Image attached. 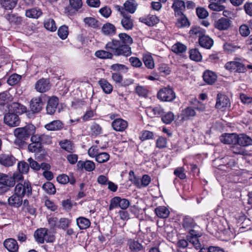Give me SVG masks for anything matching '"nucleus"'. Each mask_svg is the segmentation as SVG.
Here are the masks:
<instances>
[{"label": "nucleus", "mask_w": 252, "mask_h": 252, "mask_svg": "<svg viewBox=\"0 0 252 252\" xmlns=\"http://www.w3.org/2000/svg\"><path fill=\"white\" fill-rule=\"evenodd\" d=\"M208 7L213 11H220L224 9L225 7L223 5L219 4L216 1L212 2L208 6Z\"/></svg>", "instance_id": "58"}, {"label": "nucleus", "mask_w": 252, "mask_h": 252, "mask_svg": "<svg viewBox=\"0 0 252 252\" xmlns=\"http://www.w3.org/2000/svg\"><path fill=\"white\" fill-rule=\"evenodd\" d=\"M43 105L42 98L40 97L33 98L31 100L30 108L33 113L40 112L43 107Z\"/></svg>", "instance_id": "12"}, {"label": "nucleus", "mask_w": 252, "mask_h": 252, "mask_svg": "<svg viewBox=\"0 0 252 252\" xmlns=\"http://www.w3.org/2000/svg\"><path fill=\"white\" fill-rule=\"evenodd\" d=\"M99 84L105 93L110 94L112 91V86L105 79H101L99 81Z\"/></svg>", "instance_id": "38"}, {"label": "nucleus", "mask_w": 252, "mask_h": 252, "mask_svg": "<svg viewBox=\"0 0 252 252\" xmlns=\"http://www.w3.org/2000/svg\"><path fill=\"white\" fill-rule=\"evenodd\" d=\"M174 119V116L173 113L168 112L162 117V122L166 124H170Z\"/></svg>", "instance_id": "54"}, {"label": "nucleus", "mask_w": 252, "mask_h": 252, "mask_svg": "<svg viewBox=\"0 0 252 252\" xmlns=\"http://www.w3.org/2000/svg\"><path fill=\"white\" fill-rule=\"evenodd\" d=\"M172 7L173 8L175 15H180L182 14V11L185 9V2L182 0H176Z\"/></svg>", "instance_id": "28"}, {"label": "nucleus", "mask_w": 252, "mask_h": 252, "mask_svg": "<svg viewBox=\"0 0 252 252\" xmlns=\"http://www.w3.org/2000/svg\"><path fill=\"white\" fill-rule=\"evenodd\" d=\"M213 39L209 36L205 35L204 34L199 38L200 45L206 49H210L213 46Z\"/></svg>", "instance_id": "25"}, {"label": "nucleus", "mask_w": 252, "mask_h": 252, "mask_svg": "<svg viewBox=\"0 0 252 252\" xmlns=\"http://www.w3.org/2000/svg\"><path fill=\"white\" fill-rule=\"evenodd\" d=\"M58 34L62 39L63 40L66 39L68 35V27L65 25L60 27L58 29Z\"/></svg>", "instance_id": "46"}, {"label": "nucleus", "mask_w": 252, "mask_h": 252, "mask_svg": "<svg viewBox=\"0 0 252 252\" xmlns=\"http://www.w3.org/2000/svg\"><path fill=\"white\" fill-rule=\"evenodd\" d=\"M84 22L86 25L93 28H96L99 26V22L93 17H86L84 19Z\"/></svg>", "instance_id": "39"}, {"label": "nucleus", "mask_w": 252, "mask_h": 252, "mask_svg": "<svg viewBox=\"0 0 252 252\" xmlns=\"http://www.w3.org/2000/svg\"><path fill=\"white\" fill-rule=\"evenodd\" d=\"M36 90L40 93H44L50 89L49 81L45 79H40L37 81L35 85Z\"/></svg>", "instance_id": "13"}, {"label": "nucleus", "mask_w": 252, "mask_h": 252, "mask_svg": "<svg viewBox=\"0 0 252 252\" xmlns=\"http://www.w3.org/2000/svg\"><path fill=\"white\" fill-rule=\"evenodd\" d=\"M203 78L204 81L208 84L212 85L217 80V76L214 72L206 70L204 72Z\"/></svg>", "instance_id": "24"}, {"label": "nucleus", "mask_w": 252, "mask_h": 252, "mask_svg": "<svg viewBox=\"0 0 252 252\" xmlns=\"http://www.w3.org/2000/svg\"><path fill=\"white\" fill-rule=\"evenodd\" d=\"M35 131V127L32 125H29L24 127H18L15 129L14 134L16 137L14 144L19 147L23 146L29 137Z\"/></svg>", "instance_id": "2"}, {"label": "nucleus", "mask_w": 252, "mask_h": 252, "mask_svg": "<svg viewBox=\"0 0 252 252\" xmlns=\"http://www.w3.org/2000/svg\"><path fill=\"white\" fill-rule=\"evenodd\" d=\"M14 191L19 195L30 196L32 194V187L29 181H24L23 183H19L15 186Z\"/></svg>", "instance_id": "4"}, {"label": "nucleus", "mask_w": 252, "mask_h": 252, "mask_svg": "<svg viewBox=\"0 0 252 252\" xmlns=\"http://www.w3.org/2000/svg\"><path fill=\"white\" fill-rule=\"evenodd\" d=\"M127 245L129 249L132 252H138L143 249V247L138 240L129 239L127 241Z\"/></svg>", "instance_id": "26"}, {"label": "nucleus", "mask_w": 252, "mask_h": 252, "mask_svg": "<svg viewBox=\"0 0 252 252\" xmlns=\"http://www.w3.org/2000/svg\"><path fill=\"white\" fill-rule=\"evenodd\" d=\"M237 144L246 147L252 144V139L245 134H237Z\"/></svg>", "instance_id": "17"}, {"label": "nucleus", "mask_w": 252, "mask_h": 252, "mask_svg": "<svg viewBox=\"0 0 252 252\" xmlns=\"http://www.w3.org/2000/svg\"><path fill=\"white\" fill-rule=\"evenodd\" d=\"M182 224L183 228L187 231L191 228H194L196 226L193 219L188 216L183 218Z\"/></svg>", "instance_id": "23"}, {"label": "nucleus", "mask_w": 252, "mask_h": 252, "mask_svg": "<svg viewBox=\"0 0 252 252\" xmlns=\"http://www.w3.org/2000/svg\"><path fill=\"white\" fill-rule=\"evenodd\" d=\"M118 39L113 38L105 45V50L95 52V56L101 59H112L114 56L128 57L132 54L130 45L133 43L132 37L126 33H120Z\"/></svg>", "instance_id": "1"}, {"label": "nucleus", "mask_w": 252, "mask_h": 252, "mask_svg": "<svg viewBox=\"0 0 252 252\" xmlns=\"http://www.w3.org/2000/svg\"><path fill=\"white\" fill-rule=\"evenodd\" d=\"M1 6L6 10H11L15 7L18 0H0Z\"/></svg>", "instance_id": "37"}, {"label": "nucleus", "mask_w": 252, "mask_h": 252, "mask_svg": "<svg viewBox=\"0 0 252 252\" xmlns=\"http://www.w3.org/2000/svg\"><path fill=\"white\" fill-rule=\"evenodd\" d=\"M59 104V99L56 96L50 97L47 101L46 109L47 113L49 115H53L56 111Z\"/></svg>", "instance_id": "8"}, {"label": "nucleus", "mask_w": 252, "mask_h": 252, "mask_svg": "<svg viewBox=\"0 0 252 252\" xmlns=\"http://www.w3.org/2000/svg\"><path fill=\"white\" fill-rule=\"evenodd\" d=\"M121 24L125 30H131L133 27V21L131 19V15L128 14L124 15L121 20Z\"/></svg>", "instance_id": "21"}, {"label": "nucleus", "mask_w": 252, "mask_h": 252, "mask_svg": "<svg viewBox=\"0 0 252 252\" xmlns=\"http://www.w3.org/2000/svg\"><path fill=\"white\" fill-rule=\"evenodd\" d=\"M27 108L18 102H13L8 106V112L15 113L16 115L22 114L26 112Z\"/></svg>", "instance_id": "15"}, {"label": "nucleus", "mask_w": 252, "mask_h": 252, "mask_svg": "<svg viewBox=\"0 0 252 252\" xmlns=\"http://www.w3.org/2000/svg\"><path fill=\"white\" fill-rule=\"evenodd\" d=\"M196 12L197 16L200 19H204L209 15L208 11L203 7H198L196 9Z\"/></svg>", "instance_id": "56"}, {"label": "nucleus", "mask_w": 252, "mask_h": 252, "mask_svg": "<svg viewBox=\"0 0 252 252\" xmlns=\"http://www.w3.org/2000/svg\"><path fill=\"white\" fill-rule=\"evenodd\" d=\"M3 245L5 248L10 252L18 251L19 246L17 241L12 238H9L4 241Z\"/></svg>", "instance_id": "18"}, {"label": "nucleus", "mask_w": 252, "mask_h": 252, "mask_svg": "<svg viewBox=\"0 0 252 252\" xmlns=\"http://www.w3.org/2000/svg\"><path fill=\"white\" fill-rule=\"evenodd\" d=\"M16 159L11 154H1L0 155V163L5 166H12L16 162Z\"/></svg>", "instance_id": "10"}, {"label": "nucleus", "mask_w": 252, "mask_h": 252, "mask_svg": "<svg viewBox=\"0 0 252 252\" xmlns=\"http://www.w3.org/2000/svg\"><path fill=\"white\" fill-rule=\"evenodd\" d=\"M47 229L42 228L38 229L34 233V236L36 241L40 244L44 243V237L46 234Z\"/></svg>", "instance_id": "34"}, {"label": "nucleus", "mask_w": 252, "mask_h": 252, "mask_svg": "<svg viewBox=\"0 0 252 252\" xmlns=\"http://www.w3.org/2000/svg\"><path fill=\"white\" fill-rule=\"evenodd\" d=\"M19 171L22 173H27L29 170V164L24 161H20L18 164Z\"/></svg>", "instance_id": "52"}, {"label": "nucleus", "mask_w": 252, "mask_h": 252, "mask_svg": "<svg viewBox=\"0 0 252 252\" xmlns=\"http://www.w3.org/2000/svg\"><path fill=\"white\" fill-rule=\"evenodd\" d=\"M199 237H187V239L196 249H199L201 247V243L198 239Z\"/></svg>", "instance_id": "50"}, {"label": "nucleus", "mask_w": 252, "mask_h": 252, "mask_svg": "<svg viewBox=\"0 0 252 252\" xmlns=\"http://www.w3.org/2000/svg\"><path fill=\"white\" fill-rule=\"evenodd\" d=\"M187 47L186 46L181 43H177L173 46L172 51L177 54L183 53L186 51Z\"/></svg>", "instance_id": "45"}, {"label": "nucleus", "mask_w": 252, "mask_h": 252, "mask_svg": "<svg viewBox=\"0 0 252 252\" xmlns=\"http://www.w3.org/2000/svg\"><path fill=\"white\" fill-rule=\"evenodd\" d=\"M8 202L10 206L15 208H19L22 205L23 197L17 194V193L15 192L14 194L8 198Z\"/></svg>", "instance_id": "16"}, {"label": "nucleus", "mask_w": 252, "mask_h": 252, "mask_svg": "<svg viewBox=\"0 0 252 252\" xmlns=\"http://www.w3.org/2000/svg\"><path fill=\"white\" fill-rule=\"evenodd\" d=\"M101 32L104 35L113 36L116 33V28L114 25L107 23L102 26Z\"/></svg>", "instance_id": "22"}, {"label": "nucleus", "mask_w": 252, "mask_h": 252, "mask_svg": "<svg viewBox=\"0 0 252 252\" xmlns=\"http://www.w3.org/2000/svg\"><path fill=\"white\" fill-rule=\"evenodd\" d=\"M25 14L27 17L37 19L42 14V12L40 8L35 7L27 10Z\"/></svg>", "instance_id": "29"}, {"label": "nucleus", "mask_w": 252, "mask_h": 252, "mask_svg": "<svg viewBox=\"0 0 252 252\" xmlns=\"http://www.w3.org/2000/svg\"><path fill=\"white\" fill-rule=\"evenodd\" d=\"M45 28L51 32H54L57 29L55 21L52 19H49L44 23Z\"/></svg>", "instance_id": "49"}, {"label": "nucleus", "mask_w": 252, "mask_h": 252, "mask_svg": "<svg viewBox=\"0 0 252 252\" xmlns=\"http://www.w3.org/2000/svg\"><path fill=\"white\" fill-rule=\"evenodd\" d=\"M166 139L163 137H159L157 140L156 146L159 149H163L166 147Z\"/></svg>", "instance_id": "62"}, {"label": "nucleus", "mask_w": 252, "mask_h": 252, "mask_svg": "<svg viewBox=\"0 0 252 252\" xmlns=\"http://www.w3.org/2000/svg\"><path fill=\"white\" fill-rule=\"evenodd\" d=\"M132 66L135 67H140L142 66V63L140 60L137 57H131L129 59Z\"/></svg>", "instance_id": "63"}, {"label": "nucleus", "mask_w": 252, "mask_h": 252, "mask_svg": "<svg viewBox=\"0 0 252 252\" xmlns=\"http://www.w3.org/2000/svg\"><path fill=\"white\" fill-rule=\"evenodd\" d=\"M0 184L7 186L8 189L10 187H12L14 186V181L11 179V177H10L3 174H1L0 176Z\"/></svg>", "instance_id": "35"}, {"label": "nucleus", "mask_w": 252, "mask_h": 252, "mask_svg": "<svg viewBox=\"0 0 252 252\" xmlns=\"http://www.w3.org/2000/svg\"><path fill=\"white\" fill-rule=\"evenodd\" d=\"M127 121L118 118L114 120L111 126L114 130L117 131H123L127 127Z\"/></svg>", "instance_id": "11"}, {"label": "nucleus", "mask_w": 252, "mask_h": 252, "mask_svg": "<svg viewBox=\"0 0 252 252\" xmlns=\"http://www.w3.org/2000/svg\"><path fill=\"white\" fill-rule=\"evenodd\" d=\"M120 197L115 196L112 198L110 200L109 210H112L114 208L120 207Z\"/></svg>", "instance_id": "53"}, {"label": "nucleus", "mask_w": 252, "mask_h": 252, "mask_svg": "<svg viewBox=\"0 0 252 252\" xmlns=\"http://www.w3.org/2000/svg\"><path fill=\"white\" fill-rule=\"evenodd\" d=\"M233 145L230 149L233 153L241 155H245L247 154V151L240 145H238V144Z\"/></svg>", "instance_id": "44"}, {"label": "nucleus", "mask_w": 252, "mask_h": 252, "mask_svg": "<svg viewBox=\"0 0 252 252\" xmlns=\"http://www.w3.org/2000/svg\"><path fill=\"white\" fill-rule=\"evenodd\" d=\"M189 58L191 60L199 62L202 59V56L200 53L197 49H192L190 50L189 52Z\"/></svg>", "instance_id": "40"}, {"label": "nucleus", "mask_w": 252, "mask_h": 252, "mask_svg": "<svg viewBox=\"0 0 252 252\" xmlns=\"http://www.w3.org/2000/svg\"><path fill=\"white\" fill-rule=\"evenodd\" d=\"M59 145L62 149L67 152L73 153L75 152L74 144L70 140H63L59 142Z\"/></svg>", "instance_id": "19"}, {"label": "nucleus", "mask_w": 252, "mask_h": 252, "mask_svg": "<svg viewBox=\"0 0 252 252\" xmlns=\"http://www.w3.org/2000/svg\"><path fill=\"white\" fill-rule=\"evenodd\" d=\"M230 100L228 97L221 94H218L217 95L216 107L218 109H222L229 106Z\"/></svg>", "instance_id": "9"}, {"label": "nucleus", "mask_w": 252, "mask_h": 252, "mask_svg": "<svg viewBox=\"0 0 252 252\" xmlns=\"http://www.w3.org/2000/svg\"><path fill=\"white\" fill-rule=\"evenodd\" d=\"M42 148L41 143H33L30 144L28 146V149L32 152H38L41 151Z\"/></svg>", "instance_id": "59"}, {"label": "nucleus", "mask_w": 252, "mask_h": 252, "mask_svg": "<svg viewBox=\"0 0 252 252\" xmlns=\"http://www.w3.org/2000/svg\"><path fill=\"white\" fill-rule=\"evenodd\" d=\"M146 112L150 117H153L155 116H161L164 112L163 109L160 106H157L148 108Z\"/></svg>", "instance_id": "30"}, {"label": "nucleus", "mask_w": 252, "mask_h": 252, "mask_svg": "<svg viewBox=\"0 0 252 252\" xmlns=\"http://www.w3.org/2000/svg\"><path fill=\"white\" fill-rule=\"evenodd\" d=\"M110 158V155L106 152H100L96 157L95 160L98 163H102L107 162Z\"/></svg>", "instance_id": "41"}, {"label": "nucleus", "mask_w": 252, "mask_h": 252, "mask_svg": "<svg viewBox=\"0 0 252 252\" xmlns=\"http://www.w3.org/2000/svg\"><path fill=\"white\" fill-rule=\"evenodd\" d=\"M196 115L194 109L190 107H188L182 110L181 113L182 120L184 121L188 120Z\"/></svg>", "instance_id": "27"}, {"label": "nucleus", "mask_w": 252, "mask_h": 252, "mask_svg": "<svg viewBox=\"0 0 252 252\" xmlns=\"http://www.w3.org/2000/svg\"><path fill=\"white\" fill-rule=\"evenodd\" d=\"M185 169L183 167H178L176 168L174 172V174L181 179H184L186 178V175L184 173Z\"/></svg>", "instance_id": "64"}, {"label": "nucleus", "mask_w": 252, "mask_h": 252, "mask_svg": "<svg viewBox=\"0 0 252 252\" xmlns=\"http://www.w3.org/2000/svg\"><path fill=\"white\" fill-rule=\"evenodd\" d=\"M4 122L10 126H16L19 125L20 120L18 115L15 113L8 112L4 115Z\"/></svg>", "instance_id": "7"}, {"label": "nucleus", "mask_w": 252, "mask_h": 252, "mask_svg": "<svg viewBox=\"0 0 252 252\" xmlns=\"http://www.w3.org/2000/svg\"><path fill=\"white\" fill-rule=\"evenodd\" d=\"M205 31L199 27L192 28L189 31V34L191 36H195L200 38V36L203 35Z\"/></svg>", "instance_id": "51"}, {"label": "nucleus", "mask_w": 252, "mask_h": 252, "mask_svg": "<svg viewBox=\"0 0 252 252\" xmlns=\"http://www.w3.org/2000/svg\"><path fill=\"white\" fill-rule=\"evenodd\" d=\"M6 19L10 23L15 24H20L21 22V18L14 14H8L5 16Z\"/></svg>", "instance_id": "55"}, {"label": "nucleus", "mask_w": 252, "mask_h": 252, "mask_svg": "<svg viewBox=\"0 0 252 252\" xmlns=\"http://www.w3.org/2000/svg\"><path fill=\"white\" fill-rule=\"evenodd\" d=\"M232 21L229 18H220L214 22V27L219 31L227 30L231 26Z\"/></svg>", "instance_id": "6"}, {"label": "nucleus", "mask_w": 252, "mask_h": 252, "mask_svg": "<svg viewBox=\"0 0 252 252\" xmlns=\"http://www.w3.org/2000/svg\"><path fill=\"white\" fill-rule=\"evenodd\" d=\"M82 165L86 171L89 172L93 171L95 167L94 163L90 160H87L84 162Z\"/></svg>", "instance_id": "60"}, {"label": "nucleus", "mask_w": 252, "mask_h": 252, "mask_svg": "<svg viewBox=\"0 0 252 252\" xmlns=\"http://www.w3.org/2000/svg\"><path fill=\"white\" fill-rule=\"evenodd\" d=\"M158 98L163 101H172L176 97L175 92L169 87L160 89L157 94Z\"/></svg>", "instance_id": "5"}, {"label": "nucleus", "mask_w": 252, "mask_h": 252, "mask_svg": "<svg viewBox=\"0 0 252 252\" xmlns=\"http://www.w3.org/2000/svg\"><path fill=\"white\" fill-rule=\"evenodd\" d=\"M249 26L242 25L239 28V32L240 34L244 37L248 36L250 34Z\"/></svg>", "instance_id": "61"}, {"label": "nucleus", "mask_w": 252, "mask_h": 252, "mask_svg": "<svg viewBox=\"0 0 252 252\" xmlns=\"http://www.w3.org/2000/svg\"><path fill=\"white\" fill-rule=\"evenodd\" d=\"M137 3L134 0H128L124 4V9L126 11L130 13H134L136 9Z\"/></svg>", "instance_id": "31"}, {"label": "nucleus", "mask_w": 252, "mask_h": 252, "mask_svg": "<svg viewBox=\"0 0 252 252\" xmlns=\"http://www.w3.org/2000/svg\"><path fill=\"white\" fill-rule=\"evenodd\" d=\"M70 223V221L66 218H61L59 220L58 227L63 229L67 228Z\"/></svg>", "instance_id": "57"}, {"label": "nucleus", "mask_w": 252, "mask_h": 252, "mask_svg": "<svg viewBox=\"0 0 252 252\" xmlns=\"http://www.w3.org/2000/svg\"><path fill=\"white\" fill-rule=\"evenodd\" d=\"M76 222L80 229H86L91 225L90 220L85 217H80L77 219Z\"/></svg>", "instance_id": "33"}, {"label": "nucleus", "mask_w": 252, "mask_h": 252, "mask_svg": "<svg viewBox=\"0 0 252 252\" xmlns=\"http://www.w3.org/2000/svg\"><path fill=\"white\" fill-rule=\"evenodd\" d=\"M220 141L225 144H237V134H225L220 137Z\"/></svg>", "instance_id": "20"}, {"label": "nucleus", "mask_w": 252, "mask_h": 252, "mask_svg": "<svg viewBox=\"0 0 252 252\" xmlns=\"http://www.w3.org/2000/svg\"><path fill=\"white\" fill-rule=\"evenodd\" d=\"M42 189L47 193L50 194H54L56 193V188L53 183L47 182L43 184Z\"/></svg>", "instance_id": "42"}, {"label": "nucleus", "mask_w": 252, "mask_h": 252, "mask_svg": "<svg viewBox=\"0 0 252 252\" xmlns=\"http://www.w3.org/2000/svg\"><path fill=\"white\" fill-rule=\"evenodd\" d=\"M64 127V124L61 120L53 121L44 126L45 128L48 131H59Z\"/></svg>", "instance_id": "14"}, {"label": "nucleus", "mask_w": 252, "mask_h": 252, "mask_svg": "<svg viewBox=\"0 0 252 252\" xmlns=\"http://www.w3.org/2000/svg\"><path fill=\"white\" fill-rule=\"evenodd\" d=\"M180 16L181 17L178 20L176 23V26L178 28L189 26V23L186 16L183 13L182 14H180Z\"/></svg>", "instance_id": "47"}, {"label": "nucleus", "mask_w": 252, "mask_h": 252, "mask_svg": "<svg viewBox=\"0 0 252 252\" xmlns=\"http://www.w3.org/2000/svg\"><path fill=\"white\" fill-rule=\"evenodd\" d=\"M155 212L158 217L160 218H167L168 217L170 212L165 206H159L155 209Z\"/></svg>", "instance_id": "32"}, {"label": "nucleus", "mask_w": 252, "mask_h": 252, "mask_svg": "<svg viewBox=\"0 0 252 252\" xmlns=\"http://www.w3.org/2000/svg\"><path fill=\"white\" fill-rule=\"evenodd\" d=\"M224 67L230 71H234L238 73H244L247 71V67L241 62L240 58H235L234 61L227 62Z\"/></svg>", "instance_id": "3"}, {"label": "nucleus", "mask_w": 252, "mask_h": 252, "mask_svg": "<svg viewBox=\"0 0 252 252\" xmlns=\"http://www.w3.org/2000/svg\"><path fill=\"white\" fill-rule=\"evenodd\" d=\"M13 99L12 95L8 91L0 93V105H3Z\"/></svg>", "instance_id": "36"}, {"label": "nucleus", "mask_w": 252, "mask_h": 252, "mask_svg": "<svg viewBox=\"0 0 252 252\" xmlns=\"http://www.w3.org/2000/svg\"><path fill=\"white\" fill-rule=\"evenodd\" d=\"M21 79V76L17 74H13L8 78L7 82L10 86H13L18 83Z\"/></svg>", "instance_id": "48"}, {"label": "nucleus", "mask_w": 252, "mask_h": 252, "mask_svg": "<svg viewBox=\"0 0 252 252\" xmlns=\"http://www.w3.org/2000/svg\"><path fill=\"white\" fill-rule=\"evenodd\" d=\"M143 61L145 65L149 69H152L155 66L154 62L151 55H146L143 56Z\"/></svg>", "instance_id": "43"}]
</instances>
